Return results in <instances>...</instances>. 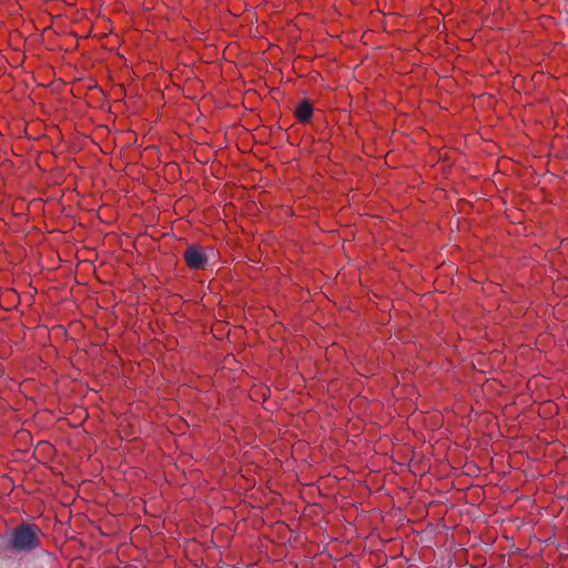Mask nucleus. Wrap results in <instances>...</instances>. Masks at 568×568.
<instances>
[{"instance_id":"1","label":"nucleus","mask_w":568,"mask_h":568,"mask_svg":"<svg viewBox=\"0 0 568 568\" xmlns=\"http://www.w3.org/2000/svg\"><path fill=\"white\" fill-rule=\"evenodd\" d=\"M42 529L33 523H21L2 537L1 550L6 555H27L42 547Z\"/></svg>"},{"instance_id":"2","label":"nucleus","mask_w":568,"mask_h":568,"mask_svg":"<svg viewBox=\"0 0 568 568\" xmlns=\"http://www.w3.org/2000/svg\"><path fill=\"white\" fill-rule=\"evenodd\" d=\"M185 264L191 270H204L207 265L205 248L199 244H191L183 254Z\"/></svg>"},{"instance_id":"3","label":"nucleus","mask_w":568,"mask_h":568,"mask_svg":"<svg viewBox=\"0 0 568 568\" xmlns=\"http://www.w3.org/2000/svg\"><path fill=\"white\" fill-rule=\"evenodd\" d=\"M313 104L308 99H303L297 104L294 116L300 123H308L313 116Z\"/></svg>"}]
</instances>
